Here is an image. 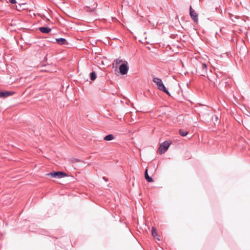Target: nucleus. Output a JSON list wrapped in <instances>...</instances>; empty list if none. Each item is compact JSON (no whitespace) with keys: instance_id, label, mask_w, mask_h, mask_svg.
<instances>
[{"instance_id":"obj_19","label":"nucleus","mask_w":250,"mask_h":250,"mask_svg":"<svg viewBox=\"0 0 250 250\" xmlns=\"http://www.w3.org/2000/svg\"><path fill=\"white\" fill-rule=\"evenodd\" d=\"M75 161H76V162H79V160H77V159H76Z\"/></svg>"},{"instance_id":"obj_14","label":"nucleus","mask_w":250,"mask_h":250,"mask_svg":"<svg viewBox=\"0 0 250 250\" xmlns=\"http://www.w3.org/2000/svg\"><path fill=\"white\" fill-rule=\"evenodd\" d=\"M96 77L97 75L95 72L93 71L90 73V78L91 81H94L96 79Z\"/></svg>"},{"instance_id":"obj_4","label":"nucleus","mask_w":250,"mask_h":250,"mask_svg":"<svg viewBox=\"0 0 250 250\" xmlns=\"http://www.w3.org/2000/svg\"><path fill=\"white\" fill-rule=\"evenodd\" d=\"M205 117L208 116V118L211 119L214 123L215 125H219L220 123V121L219 119V116L217 115H213L211 112H208L206 113H205L203 115Z\"/></svg>"},{"instance_id":"obj_10","label":"nucleus","mask_w":250,"mask_h":250,"mask_svg":"<svg viewBox=\"0 0 250 250\" xmlns=\"http://www.w3.org/2000/svg\"><path fill=\"white\" fill-rule=\"evenodd\" d=\"M57 42L60 45L67 44L68 42L66 39L62 38H58L56 39Z\"/></svg>"},{"instance_id":"obj_3","label":"nucleus","mask_w":250,"mask_h":250,"mask_svg":"<svg viewBox=\"0 0 250 250\" xmlns=\"http://www.w3.org/2000/svg\"><path fill=\"white\" fill-rule=\"evenodd\" d=\"M47 176H50L52 177L55 178H62L63 177H65L66 176H67V174L63 172V171H53L50 173H48L46 174Z\"/></svg>"},{"instance_id":"obj_16","label":"nucleus","mask_w":250,"mask_h":250,"mask_svg":"<svg viewBox=\"0 0 250 250\" xmlns=\"http://www.w3.org/2000/svg\"><path fill=\"white\" fill-rule=\"evenodd\" d=\"M216 75L217 78H221L223 77V74L221 72L217 71L216 73Z\"/></svg>"},{"instance_id":"obj_15","label":"nucleus","mask_w":250,"mask_h":250,"mask_svg":"<svg viewBox=\"0 0 250 250\" xmlns=\"http://www.w3.org/2000/svg\"><path fill=\"white\" fill-rule=\"evenodd\" d=\"M151 233H152V235L155 238H156L157 236H158L157 231H156V229H155V228L153 227H152V229H151Z\"/></svg>"},{"instance_id":"obj_18","label":"nucleus","mask_w":250,"mask_h":250,"mask_svg":"<svg viewBox=\"0 0 250 250\" xmlns=\"http://www.w3.org/2000/svg\"><path fill=\"white\" fill-rule=\"evenodd\" d=\"M103 179L105 181H108V179H107L105 177H103Z\"/></svg>"},{"instance_id":"obj_17","label":"nucleus","mask_w":250,"mask_h":250,"mask_svg":"<svg viewBox=\"0 0 250 250\" xmlns=\"http://www.w3.org/2000/svg\"><path fill=\"white\" fill-rule=\"evenodd\" d=\"M9 1L11 4H15V3H16V0H9Z\"/></svg>"},{"instance_id":"obj_1","label":"nucleus","mask_w":250,"mask_h":250,"mask_svg":"<svg viewBox=\"0 0 250 250\" xmlns=\"http://www.w3.org/2000/svg\"><path fill=\"white\" fill-rule=\"evenodd\" d=\"M153 82L157 84L158 88L162 91L165 92L168 95H170V94L168 90L166 88V86L164 84L162 80L158 78H154L153 79Z\"/></svg>"},{"instance_id":"obj_11","label":"nucleus","mask_w":250,"mask_h":250,"mask_svg":"<svg viewBox=\"0 0 250 250\" xmlns=\"http://www.w3.org/2000/svg\"><path fill=\"white\" fill-rule=\"evenodd\" d=\"M145 179L148 182H153V180L151 177L149 176L148 174V170L146 169L145 172Z\"/></svg>"},{"instance_id":"obj_5","label":"nucleus","mask_w":250,"mask_h":250,"mask_svg":"<svg viewBox=\"0 0 250 250\" xmlns=\"http://www.w3.org/2000/svg\"><path fill=\"white\" fill-rule=\"evenodd\" d=\"M171 144V142L167 141L162 143L159 148V153L161 154L165 153L168 149Z\"/></svg>"},{"instance_id":"obj_7","label":"nucleus","mask_w":250,"mask_h":250,"mask_svg":"<svg viewBox=\"0 0 250 250\" xmlns=\"http://www.w3.org/2000/svg\"><path fill=\"white\" fill-rule=\"evenodd\" d=\"M189 15L193 20V21L196 23L198 22V14L197 13L192 9L191 6L189 7Z\"/></svg>"},{"instance_id":"obj_12","label":"nucleus","mask_w":250,"mask_h":250,"mask_svg":"<svg viewBox=\"0 0 250 250\" xmlns=\"http://www.w3.org/2000/svg\"><path fill=\"white\" fill-rule=\"evenodd\" d=\"M114 139V136L113 134H110L106 135L104 138V140L105 141H111Z\"/></svg>"},{"instance_id":"obj_9","label":"nucleus","mask_w":250,"mask_h":250,"mask_svg":"<svg viewBox=\"0 0 250 250\" xmlns=\"http://www.w3.org/2000/svg\"><path fill=\"white\" fill-rule=\"evenodd\" d=\"M39 30L42 33H48L51 31V29L50 28L45 26L39 27Z\"/></svg>"},{"instance_id":"obj_13","label":"nucleus","mask_w":250,"mask_h":250,"mask_svg":"<svg viewBox=\"0 0 250 250\" xmlns=\"http://www.w3.org/2000/svg\"><path fill=\"white\" fill-rule=\"evenodd\" d=\"M179 133L181 136L185 137L188 134L189 132L188 131L184 130L182 129H180L179 130Z\"/></svg>"},{"instance_id":"obj_6","label":"nucleus","mask_w":250,"mask_h":250,"mask_svg":"<svg viewBox=\"0 0 250 250\" xmlns=\"http://www.w3.org/2000/svg\"><path fill=\"white\" fill-rule=\"evenodd\" d=\"M128 66L127 62H125L124 63L121 64L119 66L120 72L122 75H125L127 74L128 71Z\"/></svg>"},{"instance_id":"obj_2","label":"nucleus","mask_w":250,"mask_h":250,"mask_svg":"<svg viewBox=\"0 0 250 250\" xmlns=\"http://www.w3.org/2000/svg\"><path fill=\"white\" fill-rule=\"evenodd\" d=\"M207 65L205 63H201L200 66H199L196 69V72L198 74V75L206 77L207 74Z\"/></svg>"},{"instance_id":"obj_8","label":"nucleus","mask_w":250,"mask_h":250,"mask_svg":"<svg viewBox=\"0 0 250 250\" xmlns=\"http://www.w3.org/2000/svg\"><path fill=\"white\" fill-rule=\"evenodd\" d=\"M14 94L12 91H0V98H6Z\"/></svg>"}]
</instances>
